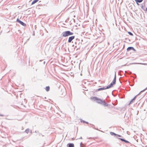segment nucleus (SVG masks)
<instances>
[{
  "mask_svg": "<svg viewBox=\"0 0 147 147\" xmlns=\"http://www.w3.org/2000/svg\"><path fill=\"white\" fill-rule=\"evenodd\" d=\"M116 73H115L114 78L113 81L111 83V84L109 85H108V86H106V88H107V89H109L113 86V85L115 84L116 83Z\"/></svg>",
  "mask_w": 147,
  "mask_h": 147,
  "instance_id": "1",
  "label": "nucleus"
},
{
  "mask_svg": "<svg viewBox=\"0 0 147 147\" xmlns=\"http://www.w3.org/2000/svg\"><path fill=\"white\" fill-rule=\"evenodd\" d=\"M74 42L76 44L80 45V44H82V43L84 44L85 41H83V39L80 37V38H76Z\"/></svg>",
  "mask_w": 147,
  "mask_h": 147,
  "instance_id": "2",
  "label": "nucleus"
},
{
  "mask_svg": "<svg viewBox=\"0 0 147 147\" xmlns=\"http://www.w3.org/2000/svg\"><path fill=\"white\" fill-rule=\"evenodd\" d=\"M74 34L73 32L69 31H64L62 33V35L63 37H67L68 36L72 35Z\"/></svg>",
  "mask_w": 147,
  "mask_h": 147,
  "instance_id": "3",
  "label": "nucleus"
},
{
  "mask_svg": "<svg viewBox=\"0 0 147 147\" xmlns=\"http://www.w3.org/2000/svg\"><path fill=\"white\" fill-rule=\"evenodd\" d=\"M91 99L93 100L94 101H96V102L102 104V103L103 100L100 98H99L97 97H92Z\"/></svg>",
  "mask_w": 147,
  "mask_h": 147,
  "instance_id": "4",
  "label": "nucleus"
},
{
  "mask_svg": "<svg viewBox=\"0 0 147 147\" xmlns=\"http://www.w3.org/2000/svg\"><path fill=\"white\" fill-rule=\"evenodd\" d=\"M16 22L19 23L20 24L23 26H26V24L20 20L18 18L17 19Z\"/></svg>",
  "mask_w": 147,
  "mask_h": 147,
  "instance_id": "5",
  "label": "nucleus"
},
{
  "mask_svg": "<svg viewBox=\"0 0 147 147\" xmlns=\"http://www.w3.org/2000/svg\"><path fill=\"white\" fill-rule=\"evenodd\" d=\"M141 92H140L132 100H131V101H130V102H129V105L132 103L136 99V96L138 95H139V94H140V93Z\"/></svg>",
  "mask_w": 147,
  "mask_h": 147,
  "instance_id": "6",
  "label": "nucleus"
},
{
  "mask_svg": "<svg viewBox=\"0 0 147 147\" xmlns=\"http://www.w3.org/2000/svg\"><path fill=\"white\" fill-rule=\"evenodd\" d=\"M127 51H129L130 50H133L135 51H136L135 49L133 47H128L127 49Z\"/></svg>",
  "mask_w": 147,
  "mask_h": 147,
  "instance_id": "7",
  "label": "nucleus"
},
{
  "mask_svg": "<svg viewBox=\"0 0 147 147\" xmlns=\"http://www.w3.org/2000/svg\"><path fill=\"white\" fill-rule=\"evenodd\" d=\"M117 139H119V140H120L121 141L123 142H124L125 143H130L127 140H125L124 139L121 138H117Z\"/></svg>",
  "mask_w": 147,
  "mask_h": 147,
  "instance_id": "8",
  "label": "nucleus"
},
{
  "mask_svg": "<svg viewBox=\"0 0 147 147\" xmlns=\"http://www.w3.org/2000/svg\"><path fill=\"white\" fill-rule=\"evenodd\" d=\"M128 34L129 36H133V34L132 33V32H125L124 33V34L126 36H128L129 35H128Z\"/></svg>",
  "mask_w": 147,
  "mask_h": 147,
  "instance_id": "9",
  "label": "nucleus"
},
{
  "mask_svg": "<svg viewBox=\"0 0 147 147\" xmlns=\"http://www.w3.org/2000/svg\"><path fill=\"white\" fill-rule=\"evenodd\" d=\"M107 89V88H106V87H104L102 88H99L96 90V91H99L100 90H105Z\"/></svg>",
  "mask_w": 147,
  "mask_h": 147,
  "instance_id": "10",
  "label": "nucleus"
},
{
  "mask_svg": "<svg viewBox=\"0 0 147 147\" xmlns=\"http://www.w3.org/2000/svg\"><path fill=\"white\" fill-rule=\"evenodd\" d=\"M67 147H74V144L73 143H69L67 145Z\"/></svg>",
  "mask_w": 147,
  "mask_h": 147,
  "instance_id": "11",
  "label": "nucleus"
},
{
  "mask_svg": "<svg viewBox=\"0 0 147 147\" xmlns=\"http://www.w3.org/2000/svg\"><path fill=\"white\" fill-rule=\"evenodd\" d=\"M102 104L104 105L105 107H107L108 106V104L106 103L105 101V100H103V102Z\"/></svg>",
  "mask_w": 147,
  "mask_h": 147,
  "instance_id": "12",
  "label": "nucleus"
},
{
  "mask_svg": "<svg viewBox=\"0 0 147 147\" xmlns=\"http://www.w3.org/2000/svg\"><path fill=\"white\" fill-rule=\"evenodd\" d=\"M75 37H69L68 42H70L71 41L73 40Z\"/></svg>",
  "mask_w": 147,
  "mask_h": 147,
  "instance_id": "13",
  "label": "nucleus"
},
{
  "mask_svg": "<svg viewBox=\"0 0 147 147\" xmlns=\"http://www.w3.org/2000/svg\"><path fill=\"white\" fill-rule=\"evenodd\" d=\"M143 0H135L138 5H139L138 3H140Z\"/></svg>",
  "mask_w": 147,
  "mask_h": 147,
  "instance_id": "14",
  "label": "nucleus"
},
{
  "mask_svg": "<svg viewBox=\"0 0 147 147\" xmlns=\"http://www.w3.org/2000/svg\"><path fill=\"white\" fill-rule=\"evenodd\" d=\"M38 0H33L31 3V5H33L34 4V3L37 2Z\"/></svg>",
  "mask_w": 147,
  "mask_h": 147,
  "instance_id": "15",
  "label": "nucleus"
},
{
  "mask_svg": "<svg viewBox=\"0 0 147 147\" xmlns=\"http://www.w3.org/2000/svg\"><path fill=\"white\" fill-rule=\"evenodd\" d=\"M110 134L112 135V136H116V134L114 133V132H110Z\"/></svg>",
  "mask_w": 147,
  "mask_h": 147,
  "instance_id": "16",
  "label": "nucleus"
},
{
  "mask_svg": "<svg viewBox=\"0 0 147 147\" xmlns=\"http://www.w3.org/2000/svg\"><path fill=\"white\" fill-rule=\"evenodd\" d=\"M80 121L81 122H83L84 123H85L86 124H88L89 123L88 122H86L84 120H83L81 119H80Z\"/></svg>",
  "mask_w": 147,
  "mask_h": 147,
  "instance_id": "17",
  "label": "nucleus"
},
{
  "mask_svg": "<svg viewBox=\"0 0 147 147\" xmlns=\"http://www.w3.org/2000/svg\"><path fill=\"white\" fill-rule=\"evenodd\" d=\"M45 90L47 91H48L50 90V87L49 86H47L46 87Z\"/></svg>",
  "mask_w": 147,
  "mask_h": 147,
  "instance_id": "18",
  "label": "nucleus"
},
{
  "mask_svg": "<svg viewBox=\"0 0 147 147\" xmlns=\"http://www.w3.org/2000/svg\"><path fill=\"white\" fill-rule=\"evenodd\" d=\"M30 129H29L28 128L26 129L25 131V132L28 134V133L29 132Z\"/></svg>",
  "mask_w": 147,
  "mask_h": 147,
  "instance_id": "19",
  "label": "nucleus"
},
{
  "mask_svg": "<svg viewBox=\"0 0 147 147\" xmlns=\"http://www.w3.org/2000/svg\"><path fill=\"white\" fill-rule=\"evenodd\" d=\"M80 147H85V146L84 144H83L82 142H81L80 144Z\"/></svg>",
  "mask_w": 147,
  "mask_h": 147,
  "instance_id": "20",
  "label": "nucleus"
},
{
  "mask_svg": "<svg viewBox=\"0 0 147 147\" xmlns=\"http://www.w3.org/2000/svg\"><path fill=\"white\" fill-rule=\"evenodd\" d=\"M41 135H42V136H43V135H42V134L40 133H38V134H37L36 135V136H40Z\"/></svg>",
  "mask_w": 147,
  "mask_h": 147,
  "instance_id": "21",
  "label": "nucleus"
},
{
  "mask_svg": "<svg viewBox=\"0 0 147 147\" xmlns=\"http://www.w3.org/2000/svg\"><path fill=\"white\" fill-rule=\"evenodd\" d=\"M116 137H122V136L120 135H119V134H116Z\"/></svg>",
  "mask_w": 147,
  "mask_h": 147,
  "instance_id": "22",
  "label": "nucleus"
},
{
  "mask_svg": "<svg viewBox=\"0 0 147 147\" xmlns=\"http://www.w3.org/2000/svg\"><path fill=\"white\" fill-rule=\"evenodd\" d=\"M128 40H129V42L130 43H132L133 42H134V40H131V41L129 39H128Z\"/></svg>",
  "mask_w": 147,
  "mask_h": 147,
  "instance_id": "23",
  "label": "nucleus"
},
{
  "mask_svg": "<svg viewBox=\"0 0 147 147\" xmlns=\"http://www.w3.org/2000/svg\"><path fill=\"white\" fill-rule=\"evenodd\" d=\"M141 8L142 9H143L144 10H145L144 9V6L143 5H142L141 6Z\"/></svg>",
  "mask_w": 147,
  "mask_h": 147,
  "instance_id": "24",
  "label": "nucleus"
},
{
  "mask_svg": "<svg viewBox=\"0 0 147 147\" xmlns=\"http://www.w3.org/2000/svg\"><path fill=\"white\" fill-rule=\"evenodd\" d=\"M147 89V87L145 88V89H144V90H142L141 91V92H143V91H144L145 90H146Z\"/></svg>",
  "mask_w": 147,
  "mask_h": 147,
  "instance_id": "25",
  "label": "nucleus"
},
{
  "mask_svg": "<svg viewBox=\"0 0 147 147\" xmlns=\"http://www.w3.org/2000/svg\"><path fill=\"white\" fill-rule=\"evenodd\" d=\"M0 116L3 117L4 116V115L3 114H0Z\"/></svg>",
  "mask_w": 147,
  "mask_h": 147,
  "instance_id": "26",
  "label": "nucleus"
},
{
  "mask_svg": "<svg viewBox=\"0 0 147 147\" xmlns=\"http://www.w3.org/2000/svg\"><path fill=\"white\" fill-rule=\"evenodd\" d=\"M146 11H147V7L146 8V9L145 10Z\"/></svg>",
  "mask_w": 147,
  "mask_h": 147,
  "instance_id": "27",
  "label": "nucleus"
},
{
  "mask_svg": "<svg viewBox=\"0 0 147 147\" xmlns=\"http://www.w3.org/2000/svg\"><path fill=\"white\" fill-rule=\"evenodd\" d=\"M38 132V131H35V133H37V132Z\"/></svg>",
  "mask_w": 147,
  "mask_h": 147,
  "instance_id": "28",
  "label": "nucleus"
},
{
  "mask_svg": "<svg viewBox=\"0 0 147 147\" xmlns=\"http://www.w3.org/2000/svg\"><path fill=\"white\" fill-rule=\"evenodd\" d=\"M79 139H82V137H81Z\"/></svg>",
  "mask_w": 147,
  "mask_h": 147,
  "instance_id": "29",
  "label": "nucleus"
},
{
  "mask_svg": "<svg viewBox=\"0 0 147 147\" xmlns=\"http://www.w3.org/2000/svg\"><path fill=\"white\" fill-rule=\"evenodd\" d=\"M33 36H34V33H33Z\"/></svg>",
  "mask_w": 147,
  "mask_h": 147,
  "instance_id": "30",
  "label": "nucleus"
},
{
  "mask_svg": "<svg viewBox=\"0 0 147 147\" xmlns=\"http://www.w3.org/2000/svg\"><path fill=\"white\" fill-rule=\"evenodd\" d=\"M71 37H75V36H72Z\"/></svg>",
  "mask_w": 147,
  "mask_h": 147,
  "instance_id": "31",
  "label": "nucleus"
},
{
  "mask_svg": "<svg viewBox=\"0 0 147 147\" xmlns=\"http://www.w3.org/2000/svg\"><path fill=\"white\" fill-rule=\"evenodd\" d=\"M143 64H144V65H145L146 64H144V63H143Z\"/></svg>",
  "mask_w": 147,
  "mask_h": 147,
  "instance_id": "32",
  "label": "nucleus"
},
{
  "mask_svg": "<svg viewBox=\"0 0 147 147\" xmlns=\"http://www.w3.org/2000/svg\"><path fill=\"white\" fill-rule=\"evenodd\" d=\"M127 39H127V38H125V39H126V40H127Z\"/></svg>",
  "mask_w": 147,
  "mask_h": 147,
  "instance_id": "33",
  "label": "nucleus"
},
{
  "mask_svg": "<svg viewBox=\"0 0 147 147\" xmlns=\"http://www.w3.org/2000/svg\"><path fill=\"white\" fill-rule=\"evenodd\" d=\"M45 63V61H44V63Z\"/></svg>",
  "mask_w": 147,
  "mask_h": 147,
  "instance_id": "34",
  "label": "nucleus"
},
{
  "mask_svg": "<svg viewBox=\"0 0 147 147\" xmlns=\"http://www.w3.org/2000/svg\"><path fill=\"white\" fill-rule=\"evenodd\" d=\"M45 63V61H44V63Z\"/></svg>",
  "mask_w": 147,
  "mask_h": 147,
  "instance_id": "35",
  "label": "nucleus"
},
{
  "mask_svg": "<svg viewBox=\"0 0 147 147\" xmlns=\"http://www.w3.org/2000/svg\"><path fill=\"white\" fill-rule=\"evenodd\" d=\"M136 38H137V37H136V39H136Z\"/></svg>",
  "mask_w": 147,
  "mask_h": 147,
  "instance_id": "36",
  "label": "nucleus"
}]
</instances>
